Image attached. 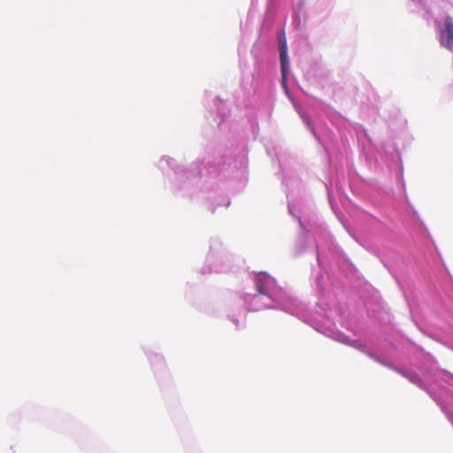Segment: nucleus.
<instances>
[{
    "label": "nucleus",
    "mask_w": 453,
    "mask_h": 453,
    "mask_svg": "<svg viewBox=\"0 0 453 453\" xmlns=\"http://www.w3.org/2000/svg\"><path fill=\"white\" fill-rule=\"evenodd\" d=\"M279 41V51H280V69H281V76L283 81L287 79V73L288 70V45H287V39L282 33L278 37Z\"/></svg>",
    "instance_id": "f257e3e1"
},
{
    "label": "nucleus",
    "mask_w": 453,
    "mask_h": 453,
    "mask_svg": "<svg viewBox=\"0 0 453 453\" xmlns=\"http://www.w3.org/2000/svg\"><path fill=\"white\" fill-rule=\"evenodd\" d=\"M441 43L448 50H453V20L451 17L445 18V28L441 35Z\"/></svg>",
    "instance_id": "f03ea898"
}]
</instances>
